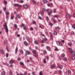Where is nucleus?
<instances>
[{"instance_id": "obj_1", "label": "nucleus", "mask_w": 75, "mask_h": 75, "mask_svg": "<svg viewBox=\"0 0 75 75\" xmlns=\"http://www.w3.org/2000/svg\"><path fill=\"white\" fill-rule=\"evenodd\" d=\"M3 26L5 27V32L7 35H8V29L7 27V24L6 23H5L4 25H3Z\"/></svg>"}, {"instance_id": "obj_2", "label": "nucleus", "mask_w": 75, "mask_h": 75, "mask_svg": "<svg viewBox=\"0 0 75 75\" xmlns=\"http://www.w3.org/2000/svg\"><path fill=\"white\" fill-rule=\"evenodd\" d=\"M69 51L71 53L72 55H74L75 54V52L72 51V49L71 48H69Z\"/></svg>"}, {"instance_id": "obj_3", "label": "nucleus", "mask_w": 75, "mask_h": 75, "mask_svg": "<svg viewBox=\"0 0 75 75\" xmlns=\"http://www.w3.org/2000/svg\"><path fill=\"white\" fill-rule=\"evenodd\" d=\"M57 44L58 45H59V46H62V43H59V41H58L56 42Z\"/></svg>"}, {"instance_id": "obj_4", "label": "nucleus", "mask_w": 75, "mask_h": 75, "mask_svg": "<svg viewBox=\"0 0 75 75\" xmlns=\"http://www.w3.org/2000/svg\"><path fill=\"white\" fill-rule=\"evenodd\" d=\"M14 6L15 7H21V5H20L18 4H15L14 5Z\"/></svg>"}, {"instance_id": "obj_5", "label": "nucleus", "mask_w": 75, "mask_h": 75, "mask_svg": "<svg viewBox=\"0 0 75 75\" xmlns=\"http://www.w3.org/2000/svg\"><path fill=\"white\" fill-rule=\"evenodd\" d=\"M30 52L28 50L26 51V55H30Z\"/></svg>"}, {"instance_id": "obj_6", "label": "nucleus", "mask_w": 75, "mask_h": 75, "mask_svg": "<svg viewBox=\"0 0 75 75\" xmlns=\"http://www.w3.org/2000/svg\"><path fill=\"white\" fill-rule=\"evenodd\" d=\"M66 18H70V15L68 13L66 14Z\"/></svg>"}, {"instance_id": "obj_7", "label": "nucleus", "mask_w": 75, "mask_h": 75, "mask_svg": "<svg viewBox=\"0 0 75 75\" xmlns=\"http://www.w3.org/2000/svg\"><path fill=\"white\" fill-rule=\"evenodd\" d=\"M14 60L11 59L9 62V63L10 64H13L14 62Z\"/></svg>"}, {"instance_id": "obj_8", "label": "nucleus", "mask_w": 75, "mask_h": 75, "mask_svg": "<svg viewBox=\"0 0 75 75\" xmlns=\"http://www.w3.org/2000/svg\"><path fill=\"white\" fill-rule=\"evenodd\" d=\"M46 48L48 51H50V50H51V48L48 46L46 47Z\"/></svg>"}, {"instance_id": "obj_9", "label": "nucleus", "mask_w": 75, "mask_h": 75, "mask_svg": "<svg viewBox=\"0 0 75 75\" xmlns=\"http://www.w3.org/2000/svg\"><path fill=\"white\" fill-rule=\"evenodd\" d=\"M52 13V11H50L48 13V14L49 15V16H50V15H51V14Z\"/></svg>"}, {"instance_id": "obj_10", "label": "nucleus", "mask_w": 75, "mask_h": 75, "mask_svg": "<svg viewBox=\"0 0 75 75\" xmlns=\"http://www.w3.org/2000/svg\"><path fill=\"white\" fill-rule=\"evenodd\" d=\"M0 52H1L3 54H4V50L3 49L1 50Z\"/></svg>"}, {"instance_id": "obj_11", "label": "nucleus", "mask_w": 75, "mask_h": 75, "mask_svg": "<svg viewBox=\"0 0 75 75\" xmlns=\"http://www.w3.org/2000/svg\"><path fill=\"white\" fill-rule=\"evenodd\" d=\"M24 8H25L26 9L28 8V6L27 5H25L23 6Z\"/></svg>"}, {"instance_id": "obj_12", "label": "nucleus", "mask_w": 75, "mask_h": 75, "mask_svg": "<svg viewBox=\"0 0 75 75\" xmlns=\"http://www.w3.org/2000/svg\"><path fill=\"white\" fill-rule=\"evenodd\" d=\"M73 55L71 58V59L72 60H74L75 59V56L74 55Z\"/></svg>"}, {"instance_id": "obj_13", "label": "nucleus", "mask_w": 75, "mask_h": 75, "mask_svg": "<svg viewBox=\"0 0 75 75\" xmlns=\"http://www.w3.org/2000/svg\"><path fill=\"white\" fill-rule=\"evenodd\" d=\"M54 67H55V66L54 65V64L52 65L50 67L51 69H54Z\"/></svg>"}, {"instance_id": "obj_14", "label": "nucleus", "mask_w": 75, "mask_h": 75, "mask_svg": "<svg viewBox=\"0 0 75 75\" xmlns=\"http://www.w3.org/2000/svg\"><path fill=\"white\" fill-rule=\"evenodd\" d=\"M50 34L51 38H53L54 37H53V35H52V33H50Z\"/></svg>"}, {"instance_id": "obj_15", "label": "nucleus", "mask_w": 75, "mask_h": 75, "mask_svg": "<svg viewBox=\"0 0 75 75\" xmlns=\"http://www.w3.org/2000/svg\"><path fill=\"white\" fill-rule=\"evenodd\" d=\"M18 51V48H17V46L15 50V53L17 54V51Z\"/></svg>"}, {"instance_id": "obj_16", "label": "nucleus", "mask_w": 75, "mask_h": 75, "mask_svg": "<svg viewBox=\"0 0 75 75\" xmlns=\"http://www.w3.org/2000/svg\"><path fill=\"white\" fill-rule=\"evenodd\" d=\"M34 43L35 44H36L37 45L38 44V43L37 40H35V41Z\"/></svg>"}, {"instance_id": "obj_17", "label": "nucleus", "mask_w": 75, "mask_h": 75, "mask_svg": "<svg viewBox=\"0 0 75 75\" xmlns=\"http://www.w3.org/2000/svg\"><path fill=\"white\" fill-rule=\"evenodd\" d=\"M57 32L55 31H54V33L53 34L54 35H57Z\"/></svg>"}, {"instance_id": "obj_18", "label": "nucleus", "mask_w": 75, "mask_h": 75, "mask_svg": "<svg viewBox=\"0 0 75 75\" xmlns=\"http://www.w3.org/2000/svg\"><path fill=\"white\" fill-rule=\"evenodd\" d=\"M5 13L6 14V15H8V14H9L10 13L8 12V11H7Z\"/></svg>"}, {"instance_id": "obj_19", "label": "nucleus", "mask_w": 75, "mask_h": 75, "mask_svg": "<svg viewBox=\"0 0 75 75\" xmlns=\"http://www.w3.org/2000/svg\"><path fill=\"white\" fill-rule=\"evenodd\" d=\"M20 53H21V54H23V50H20Z\"/></svg>"}, {"instance_id": "obj_20", "label": "nucleus", "mask_w": 75, "mask_h": 75, "mask_svg": "<svg viewBox=\"0 0 75 75\" xmlns=\"http://www.w3.org/2000/svg\"><path fill=\"white\" fill-rule=\"evenodd\" d=\"M24 44L25 45H27V44H28L27 42L26 41L24 42Z\"/></svg>"}, {"instance_id": "obj_21", "label": "nucleus", "mask_w": 75, "mask_h": 75, "mask_svg": "<svg viewBox=\"0 0 75 75\" xmlns=\"http://www.w3.org/2000/svg\"><path fill=\"white\" fill-rule=\"evenodd\" d=\"M59 68L60 69H62V68H63V66L62 65H60Z\"/></svg>"}, {"instance_id": "obj_22", "label": "nucleus", "mask_w": 75, "mask_h": 75, "mask_svg": "<svg viewBox=\"0 0 75 75\" xmlns=\"http://www.w3.org/2000/svg\"><path fill=\"white\" fill-rule=\"evenodd\" d=\"M6 18L7 19V20H8V19H9V18L8 17V15H6Z\"/></svg>"}, {"instance_id": "obj_23", "label": "nucleus", "mask_w": 75, "mask_h": 75, "mask_svg": "<svg viewBox=\"0 0 75 75\" xmlns=\"http://www.w3.org/2000/svg\"><path fill=\"white\" fill-rule=\"evenodd\" d=\"M5 74H6V72H5V71H3L2 73V75H5Z\"/></svg>"}, {"instance_id": "obj_24", "label": "nucleus", "mask_w": 75, "mask_h": 75, "mask_svg": "<svg viewBox=\"0 0 75 75\" xmlns=\"http://www.w3.org/2000/svg\"><path fill=\"white\" fill-rule=\"evenodd\" d=\"M20 64L21 65H23L24 66V63H23V62H21L20 63Z\"/></svg>"}, {"instance_id": "obj_25", "label": "nucleus", "mask_w": 75, "mask_h": 75, "mask_svg": "<svg viewBox=\"0 0 75 75\" xmlns=\"http://www.w3.org/2000/svg\"><path fill=\"white\" fill-rule=\"evenodd\" d=\"M11 20H13V19H14V16H11Z\"/></svg>"}, {"instance_id": "obj_26", "label": "nucleus", "mask_w": 75, "mask_h": 75, "mask_svg": "<svg viewBox=\"0 0 75 75\" xmlns=\"http://www.w3.org/2000/svg\"><path fill=\"white\" fill-rule=\"evenodd\" d=\"M26 38L28 40H29V39H30V38L28 36L26 37Z\"/></svg>"}, {"instance_id": "obj_27", "label": "nucleus", "mask_w": 75, "mask_h": 75, "mask_svg": "<svg viewBox=\"0 0 75 75\" xmlns=\"http://www.w3.org/2000/svg\"><path fill=\"white\" fill-rule=\"evenodd\" d=\"M45 11V9L44 8L43 9V11L42 12V14H43V13H44V11Z\"/></svg>"}, {"instance_id": "obj_28", "label": "nucleus", "mask_w": 75, "mask_h": 75, "mask_svg": "<svg viewBox=\"0 0 75 75\" xmlns=\"http://www.w3.org/2000/svg\"><path fill=\"white\" fill-rule=\"evenodd\" d=\"M49 24L50 25L51 27H52V25H53V24L52 23H50Z\"/></svg>"}, {"instance_id": "obj_29", "label": "nucleus", "mask_w": 75, "mask_h": 75, "mask_svg": "<svg viewBox=\"0 0 75 75\" xmlns=\"http://www.w3.org/2000/svg\"><path fill=\"white\" fill-rule=\"evenodd\" d=\"M68 44L69 46H71L72 45V43L71 42L68 43Z\"/></svg>"}, {"instance_id": "obj_30", "label": "nucleus", "mask_w": 75, "mask_h": 75, "mask_svg": "<svg viewBox=\"0 0 75 75\" xmlns=\"http://www.w3.org/2000/svg\"><path fill=\"white\" fill-rule=\"evenodd\" d=\"M68 72L69 74H71V71L70 70H68Z\"/></svg>"}, {"instance_id": "obj_31", "label": "nucleus", "mask_w": 75, "mask_h": 75, "mask_svg": "<svg viewBox=\"0 0 75 75\" xmlns=\"http://www.w3.org/2000/svg\"><path fill=\"white\" fill-rule=\"evenodd\" d=\"M33 53L35 54V53H36V51H35V50H33Z\"/></svg>"}, {"instance_id": "obj_32", "label": "nucleus", "mask_w": 75, "mask_h": 75, "mask_svg": "<svg viewBox=\"0 0 75 75\" xmlns=\"http://www.w3.org/2000/svg\"><path fill=\"white\" fill-rule=\"evenodd\" d=\"M43 62L45 64V63H46V60H45V59H44Z\"/></svg>"}, {"instance_id": "obj_33", "label": "nucleus", "mask_w": 75, "mask_h": 75, "mask_svg": "<svg viewBox=\"0 0 75 75\" xmlns=\"http://www.w3.org/2000/svg\"><path fill=\"white\" fill-rule=\"evenodd\" d=\"M62 58H64V57H65V54H62Z\"/></svg>"}, {"instance_id": "obj_34", "label": "nucleus", "mask_w": 75, "mask_h": 75, "mask_svg": "<svg viewBox=\"0 0 75 75\" xmlns=\"http://www.w3.org/2000/svg\"><path fill=\"white\" fill-rule=\"evenodd\" d=\"M6 7L3 8V10H4V11H6Z\"/></svg>"}, {"instance_id": "obj_35", "label": "nucleus", "mask_w": 75, "mask_h": 75, "mask_svg": "<svg viewBox=\"0 0 75 75\" xmlns=\"http://www.w3.org/2000/svg\"><path fill=\"white\" fill-rule=\"evenodd\" d=\"M17 17H18V18H20V15H19V14H18L17 16Z\"/></svg>"}, {"instance_id": "obj_36", "label": "nucleus", "mask_w": 75, "mask_h": 75, "mask_svg": "<svg viewBox=\"0 0 75 75\" xmlns=\"http://www.w3.org/2000/svg\"><path fill=\"white\" fill-rule=\"evenodd\" d=\"M43 2L44 3H47V2H48V1H47V0H45Z\"/></svg>"}, {"instance_id": "obj_37", "label": "nucleus", "mask_w": 75, "mask_h": 75, "mask_svg": "<svg viewBox=\"0 0 75 75\" xmlns=\"http://www.w3.org/2000/svg\"><path fill=\"white\" fill-rule=\"evenodd\" d=\"M14 26L16 28H17V24H15Z\"/></svg>"}, {"instance_id": "obj_38", "label": "nucleus", "mask_w": 75, "mask_h": 75, "mask_svg": "<svg viewBox=\"0 0 75 75\" xmlns=\"http://www.w3.org/2000/svg\"><path fill=\"white\" fill-rule=\"evenodd\" d=\"M20 75H25V74H23V73H21L20 74ZM17 75H20L19 74H17Z\"/></svg>"}, {"instance_id": "obj_39", "label": "nucleus", "mask_w": 75, "mask_h": 75, "mask_svg": "<svg viewBox=\"0 0 75 75\" xmlns=\"http://www.w3.org/2000/svg\"><path fill=\"white\" fill-rule=\"evenodd\" d=\"M7 3V1H5L4 2V4H6Z\"/></svg>"}, {"instance_id": "obj_40", "label": "nucleus", "mask_w": 75, "mask_h": 75, "mask_svg": "<svg viewBox=\"0 0 75 75\" xmlns=\"http://www.w3.org/2000/svg\"><path fill=\"white\" fill-rule=\"evenodd\" d=\"M10 75H12L13 74V72H12V71H10Z\"/></svg>"}, {"instance_id": "obj_41", "label": "nucleus", "mask_w": 75, "mask_h": 75, "mask_svg": "<svg viewBox=\"0 0 75 75\" xmlns=\"http://www.w3.org/2000/svg\"><path fill=\"white\" fill-rule=\"evenodd\" d=\"M59 72L60 74H61V73H62V71H61V70H60L59 71Z\"/></svg>"}, {"instance_id": "obj_42", "label": "nucleus", "mask_w": 75, "mask_h": 75, "mask_svg": "<svg viewBox=\"0 0 75 75\" xmlns=\"http://www.w3.org/2000/svg\"><path fill=\"white\" fill-rule=\"evenodd\" d=\"M72 28L74 29H75V25H73L72 26Z\"/></svg>"}, {"instance_id": "obj_43", "label": "nucleus", "mask_w": 75, "mask_h": 75, "mask_svg": "<svg viewBox=\"0 0 75 75\" xmlns=\"http://www.w3.org/2000/svg\"><path fill=\"white\" fill-rule=\"evenodd\" d=\"M40 75H42V71H41L40 73Z\"/></svg>"}, {"instance_id": "obj_44", "label": "nucleus", "mask_w": 75, "mask_h": 75, "mask_svg": "<svg viewBox=\"0 0 75 75\" xmlns=\"http://www.w3.org/2000/svg\"><path fill=\"white\" fill-rule=\"evenodd\" d=\"M43 40L45 41H47V38H44V39H43Z\"/></svg>"}, {"instance_id": "obj_45", "label": "nucleus", "mask_w": 75, "mask_h": 75, "mask_svg": "<svg viewBox=\"0 0 75 75\" xmlns=\"http://www.w3.org/2000/svg\"><path fill=\"white\" fill-rule=\"evenodd\" d=\"M8 54L7 53L6 54V57L8 58Z\"/></svg>"}, {"instance_id": "obj_46", "label": "nucleus", "mask_w": 75, "mask_h": 75, "mask_svg": "<svg viewBox=\"0 0 75 75\" xmlns=\"http://www.w3.org/2000/svg\"><path fill=\"white\" fill-rule=\"evenodd\" d=\"M64 61H67V58H65L64 59Z\"/></svg>"}, {"instance_id": "obj_47", "label": "nucleus", "mask_w": 75, "mask_h": 75, "mask_svg": "<svg viewBox=\"0 0 75 75\" xmlns=\"http://www.w3.org/2000/svg\"><path fill=\"white\" fill-rule=\"evenodd\" d=\"M38 18L40 19V20H42V18L41 16H39Z\"/></svg>"}, {"instance_id": "obj_48", "label": "nucleus", "mask_w": 75, "mask_h": 75, "mask_svg": "<svg viewBox=\"0 0 75 75\" xmlns=\"http://www.w3.org/2000/svg\"><path fill=\"white\" fill-rule=\"evenodd\" d=\"M4 28H5V27L2 28H1L2 30H4Z\"/></svg>"}, {"instance_id": "obj_49", "label": "nucleus", "mask_w": 75, "mask_h": 75, "mask_svg": "<svg viewBox=\"0 0 75 75\" xmlns=\"http://www.w3.org/2000/svg\"><path fill=\"white\" fill-rule=\"evenodd\" d=\"M55 51H59V50H58V48L55 49Z\"/></svg>"}, {"instance_id": "obj_50", "label": "nucleus", "mask_w": 75, "mask_h": 75, "mask_svg": "<svg viewBox=\"0 0 75 75\" xmlns=\"http://www.w3.org/2000/svg\"><path fill=\"white\" fill-rule=\"evenodd\" d=\"M62 42L63 43H64V42H65V41H64V40H62Z\"/></svg>"}, {"instance_id": "obj_51", "label": "nucleus", "mask_w": 75, "mask_h": 75, "mask_svg": "<svg viewBox=\"0 0 75 75\" xmlns=\"http://www.w3.org/2000/svg\"><path fill=\"white\" fill-rule=\"evenodd\" d=\"M7 42V40H5L4 42V44H6V43Z\"/></svg>"}, {"instance_id": "obj_52", "label": "nucleus", "mask_w": 75, "mask_h": 75, "mask_svg": "<svg viewBox=\"0 0 75 75\" xmlns=\"http://www.w3.org/2000/svg\"><path fill=\"white\" fill-rule=\"evenodd\" d=\"M53 22H54V23H57V21L55 20H53Z\"/></svg>"}, {"instance_id": "obj_53", "label": "nucleus", "mask_w": 75, "mask_h": 75, "mask_svg": "<svg viewBox=\"0 0 75 75\" xmlns=\"http://www.w3.org/2000/svg\"><path fill=\"white\" fill-rule=\"evenodd\" d=\"M43 52L44 54H46V53H47V51H44Z\"/></svg>"}, {"instance_id": "obj_54", "label": "nucleus", "mask_w": 75, "mask_h": 75, "mask_svg": "<svg viewBox=\"0 0 75 75\" xmlns=\"http://www.w3.org/2000/svg\"><path fill=\"white\" fill-rule=\"evenodd\" d=\"M46 18L47 20H49V18H48V16H47L46 17Z\"/></svg>"}, {"instance_id": "obj_55", "label": "nucleus", "mask_w": 75, "mask_h": 75, "mask_svg": "<svg viewBox=\"0 0 75 75\" xmlns=\"http://www.w3.org/2000/svg\"><path fill=\"white\" fill-rule=\"evenodd\" d=\"M20 35L19 34L17 35V37H20Z\"/></svg>"}, {"instance_id": "obj_56", "label": "nucleus", "mask_w": 75, "mask_h": 75, "mask_svg": "<svg viewBox=\"0 0 75 75\" xmlns=\"http://www.w3.org/2000/svg\"><path fill=\"white\" fill-rule=\"evenodd\" d=\"M33 2H34V3L35 4L36 3V2L34 0H33Z\"/></svg>"}, {"instance_id": "obj_57", "label": "nucleus", "mask_w": 75, "mask_h": 75, "mask_svg": "<svg viewBox=\"0 0 75 75\" xmlns=\"http://www.w3.org/2000/svg\"><path fill=\"white\" fill-rule=\"evenodd\" d=\"M17 60L18 61H20V57L18 58L17 59Z\"/></svg>"}, {"instance_id": "obj_58", "label": "nucleus", "mask_w": 75, "mask_h": 75, "mask_svg": "<svg viewBox=\"0 0 75 75\" xmlns=\"http://www.w3.org/2000/svg\"><path fill=\"white\" fill-rule=\"evenodd\" d=\"M33 24H35L36 23V22L35 21H33Z\"/></svg>"}, {"instance_id": "obj_59", "label": "nucleus", "mask_w": 75, "mask_h": 75, "mask_svg": "<svg viewBox=\"0 0 75 75\" xmlns=\"http://www.w3.org/2000/svg\"><path fill=\"white\" fill-rule=\"evenodd\" d=\"M21 3H23V2H24V1L22 0H21Z\"/></svg>"}, {"instance_id": "obj_60", "label": "nucleus", "mask_w": 75, "mask_h": 75, "mask_svg": "<svg viewBox=\"0 0 75 75\" xmlns=\"http://www.w3.org/2000/svg\"><path fill=\"white\" fill-rule=\"evenodd\" d=\"M22 27H24V26H25V25L23 24H22Z\"/></svg>"}, {"instance_id": "obj_61", "label": "nucleus", "mask_w": 75, "mask_h": 75, "mask_svg": "<svg viewBox=\"0 0 75 75\" xmlns=\"http://www.w3.org/2000/svg\"><path fill=\"white\" fill-rule=\"evenodd\" d=\"M30 30L31 31H33V28H31Z\"/></svg>"}, {"instance_id": "obj_62", "label": "nucleus", "mask_w": 75, "mask_h": 75, "mask_svg": "<svg viewBox=\"0 0 75 75\" xmlns=\"http://www.w3.org/2000/svg\"><path fill=\"white\" fill-rule=\"evenodd\" d=\"M73 17L75 18V13L73 14Z\"/></svg>"}, {"instance_id": "obj_63", "label": "nucleus", "mask_w": 75, "mask_h": 75, "mask_svg": "<svg viewBox=\"0 0 75 75\" xmlns=\"http://www.w3.org/2000/svg\"><path fill=\"white\" fill-rule=\"evenodd\" d=\"M27 62H30V60H28L27 61Z\"/></svg>"}, {"instance_id": "obj_64", "label": "nucleus", "mask_w": 75, "mask_h": 75, "mask_svg": "<svg viewBox=\"0 0 75 75\" xmlns=\"http://www.w3.org/2000/svg\"><path fill=\"white\" fill-rule=\"evenodd\" d=\"M65 75H68V74L67 73H66L65 74Z\"/></svg>"}]
</instances>
